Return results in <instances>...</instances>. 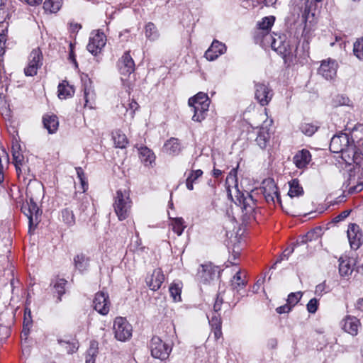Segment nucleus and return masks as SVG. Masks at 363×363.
<instances>
[{
    "instance_id": "obj_1",
    "label": "nucleus",
    "mask_w": 363,
    "mask_h": 363,
    "mask_svg": "<svg viewBox=\"0 0 363 363\" xmlns=\"http://www.w3.org/2000/svg\"><path fill=\"white\" fill-rule=\"evenodd\" d=\"M255 43L262 47H271L283 57L290 53V49L287 44L288 39L285 35H272L269 32L255 33Z\"/></svg>"
},
{
    "instance_id": "obj_2",
    "label": "nucleus",
    "mask_w": 363,
    "mask_h": 363,
    "mask_svg": "<svg viewBox=\"0 0 363 363\" xmlns=\"http://www.w3.org/2000/svg\"><path fill=\"white\" fill-rule=\"evenodd\" d=\"M113 207L119 220H124L130 216L132 201L128 191L120 189L116 191Z\"/></svg>"
},
{
    "instance_id": "obj_3",
    "label": "nucleus",
    "mask_w": 363,
    "mask_h": 363,
    "mask_svg": "<svg viewBox=\"0 0 363 363\" xmlns=\"http://www.w3.org/2000/svg\"><path fill=\"white\" fill-rule=\"evenodd\" d=\"M298 40L296 37H290L288 39L287 44L290 49V53L284 56L286 60L292 61L294 59L306 58L309 57V42L307 39H304L301 43V47L298 46Z\"/></svg>"
},
{
    "instance_id": "obj_4",
    "label": "nucleus",
    "mask_w": 363,
    "mask_h": 363,
    "mask_svg": "<svg viewBox=\"0 0 363 363\" xmlns=\"http://www.w3.org/2000/svg\"><path fill=\"white\" fill-rule=\"evenodd\" d=\"M113 330L117 340L125 342L131 337L133 328L125 318L116 317L113 321Z\"/></svg>"
},
{
    "instance_id": "obj_5",
    "label": "nucleus",
    "mask_w": 363,
    "mask_h": 363,
    "mask_svg": "<svg viewBox=\"0 0 363 363\" xmlns=\"http://www.w3.org/2000/svg\"><path fill=\"white\" fill-rule=\"evenodd\" d=\"M330 150L335 153L341 152L342 155L347 153L350 150L354 153L353 148L350 145L349 136L345 133H340L332 138L330 143Z\"/></svg>"
},
{
    "instance_id": "obj_6",
    "label": "nucleus",
    "mask_w": 363,
    "mask_h": 363,
    "mask_svg": "<svg viewBox=\"0 0 363 363\" xmlns=\"http://www.w3.org/2000/svg\"><path fill=\"white\" fill-rule=\"evenodd\" d=\"M150 347L152 356L161 360L167 359L172 350V348L157 336L152 338Z\"/></svg>"
},
{
    "instance_id": "obj_7",
    "label": "nucleus",
    "mask_w": 363,
    "mask_h": 363,
    "mask_svg": "<svg viewBox=\"0 0 363 363\" xmlns=\"http://www.w3.org/2000/svg\"><path fill=\"white\" fill-rule=\"evenodd\" d=\"M219 274L217 267L213 266L211 263L201 264L196 274L197 279L204 284L208 283L213 280Z\"/></svg>"
},
{
    "instance_id": "obj_8",
    "label": "nucleus",
    "mask_w": 363,
    "mask_h": 363,
    "mask_svg": "<svg viewBox=\"0 0 363 363\" xmlns=\"http://www.w3.org/2000/svg\"><path fill=\"white\" fill-rule=\"evenodd\" d=\"M22 209L28 218L29 230H30L32 225H36L38 223L41 211L33 199H30L29 201L23 206Z\"/></svg>"
},
{
    "instance_id": "obj_9",
    "label": "nucleus",
    "mask_w": 363,
    "mask_h": 363,
    "mask_svg": "<svg viewBox=\"0 0 363 363\" xmlns=\"http://www.w3.org/2000/svg\"><path fill=\"white\" fill-rule=\"evenodd\" d=\"M106 38L104 33L97 30L92 33L87 45V50L94 55L100 53L105 46Z\"/></svg>"
},
{
    "instance_id": "obj_10",
    "label": "nucleus",
    "mask_w": 363,
    "mask_h": 363,
    "mask_svg": "<svg viewBox=\"0 0 363 363\" xmlns=\"http://www.w3.org/2000/svg\"><path fill=\"white\" fill-rule=\"evenodd\" d=\"M255 96L262 106H266L272 100L273 91L268 84L257 82L255 84Z\"/></svg>"
},
{
    "instance_id": "obj_11",
    "label": "nucleus",
    "mask_w": 363,
    "mask_h": 363,
    "mask_svg": "<svg viewBox=\"0 0 363 363\" xmlns=\"http://www.w3.org/2000/svg\"><path fill=\"white\" fill-rule=\"evenodd\" d=\"M337 63L335 60L328 59L323 60L318 69V73L325 79H333L337 74Z\"/></svg>"
},
{
    "instance_id": "obj_12",
    "label": "nucleus",
    "mask_w": 363,
    "mask_h": 363,
    "mask_svg": "<svg viewBox=\"0 0 363 363\" xmlns=\"http://www.w3.org/2000/svg\"><path fill=\"white\" fill-rule=\"evenodd\" d=\"M118 69L121 75L128 77L135 70V62L130 55L129 52H126L121 57L118 62Z\"/></svg>"
},
{
    "instance_id": "obj_13",
    "label": "nucleus",
    "mask_w": 363,
    "mask_h": 363,
    "mask_svg": "<svg viewBox=\"0 0 363 363\" xmlns=\"http://www.w3.org/2000/svg\"><path fill=\"white\" fill-rule=\"evenodd\" d=\"M347 234L351 248L353 250H357L362 245V233L359 225L355 223L350 224Z\"/></svg>"
},
{
    "instance_id": "obj_14",
    "label": "nucleus",
    "mask_w": 363,
    "mask_h": 363,
    "mask_svg": "<svg viewBox=\"0 0 363 363\" xmlns=\"http://www.w3.org/2000/svg\"><path fill=\"white\" fill-rule=\"evenodd\" d=\"M12 156L13 164L16 167L18 176L21 174L25 173L27 170V165L26 164L25 158L20 152V145L16 144L12 147Z\"/></svg>"
},
{
    "instance_id": "obj_15",
    "label": "nucleus",
    "mask_w": 363,
    "mask_h": 363,
    "mask_svg": "<svg viewBox=\"0 0 363 363\" xmlns=\"http://www.w3.org/2000/svg\"><path fill=\"white\" fill-rule=\"evenodd\" d=\"M225 51V45L217 40H214L210 48L206 51L205 57L208 60L213 61L220 55L224 54Z\"/></svg>"
},
{
    "instance_id": "obj_16",
    "label": "nucleus",
    "mask_w": 363,
    "mask_h": 363,
    "mask_svg": "<svg viewBox=\"0 0 363 363\" xmlns=\"http://www.w3.org/2000/svg\"><path fill=\"white\" fill-rule=\"evenodd\" d=\"M94 308L101 315H106L109 311L108 295L104 292L97 293L94 299Z\"/></svg>"
},
{
    "instance_id": "obj_17",
    "label": "nucleus",
    "mask_w": 363,
    "mask_h": 363,
    "mask_svg": "<svg viewBox=\"0 0 363 363\" xmlns=\"http://www.w3.org/2000/svg\"><path fill=\"white\" fill-rule=\"evenodd\" d=\"M92 82L89 79L84 82V96L85 100V106L92 108L95 105L96 94L92 87Z\"/></svg>"
},
{
    "instance_id": "obj_18",
    "label": "nucleus",
    "mask_w": 363,
    "mask_h": 363,
    "mask_svg": "<svg viewBox=\"0 0 363 363\" xmlns=\"http://www.w3.org/2000/svg\"><path fill=\"white\" fill-rule=\"evenodd\" d=\"M164 281V275L160 269L153 271L150 277L147 279V284L151 290L157 291Z\"/></svg>"
},
{
    "instance_id": "obj_19",
    "label": "nucleus",
    "mask_w": 363,
    "mask_h": 363,
    "mask_svg": "<svg viewBox=\"0 0 363 363\" xmlns=\"http://www.w3.org/2000/svg\"><path fill=\"white\" fill-rule=\"evenodd\" d=\"M359 326V320L355 317L347 316L343 320V330L353 336L357 335Z\"/></svg>"
},
{
    "instance_id": "obj_20",
    "label": "nucleus",
    "mask_w": 363,
    "mask_h": 363,
    "mask_svg": "<svg viewBox=\"0 0 363 363\" xmlns=\"http://www.w3.org/2000/svg\"><path fill=\"white\" fill-rule=\"evenodd\" d=\"M311 155L308 150H302L296 153L294 157V162L299 168H303L310 162Z\"/></svg>"
},
{
    "instance_id": "obj_21",
    "label": "nucleus",
    "mask_w": 363,
    "mask_h": 363,
    "mask_svg": "<svg viewBox=\"0 0 363 363\" xmlns=\"http://www.w3.org/2000/svg\"><path fill=\"white\" fill-rule=\"evenodd\" d=\"M194 108V114L192 120L196 122H201L206 118L207 111H208L209 104L208 103L195 104L191 106Z\"/></svg>"
},
{
    "instance_id": "obj_22",
    "label": "nucleus",
    "mask_w": 363,
    "mask_h": 363,
    "mask_svg": "<svg viewBox=\"0 0 363 363\" xmlns=\"http://www.w3.org/2000/svg\"><path fill=\"white\" fill-rule=\"evenodd\" d=\"M181 150V145L178 139L174 138H171L164 145V151L169 155H178Z\"/></svg>"
},
{
    "instance_id": "obj_23",
    "label": "nucleus",
    "mask_w": 363,
    "mask_h": 363,
    "mask_svg": "<svg viewBox=\"0 0 363 363\" xmlns=\"http://www.w3.org/2000/svg\"><path fill=\"white\" fill-rule=\"evenodd\" d=\"M44 127L48 130L49 133H54L58 128V118L55 115H46L43 117Z\"/></svg>"
},
{
    "instance_id": "obj_24",
    "label": "nucleus",
    "mask_w": 363,
    "mask_h": 363,
    "mask_svg": "<svg viewBox=\"0 0 363 363\" xmlns=\"http://www.w3.org/2000/svg\"><path fill=\"white\" fill-rule=\"evenodd\" d=\"M140 158L145 166L152 165L155 157L153 152L147 147H142L139 149Z\"/></svg>"
},
{
    "instance_id": "obj_25",
    "label": "nucleus",
    "mask_w": 363,
    "mask_h": 363,
    "mask_svg": "<svg viewBox=\"0 0 363 363\" xmlns=\"http://www.w3.org/2000/svg\"><path fill=\"white\" fill-rule=\"evenodd\" d=\"M74 93V88L70 86L67 82L63 81L58 85V96L60 99H65L67 97H70Z\"/></svg>"
},
{
    "instance_id": "obj_26",
    "label": "nucleus",
    "mask_w": 363,
    "mask_h": 363,
    "mask_svg": "<svg viewBox=\"0 0 363 363\" xmlns=\"http://www.w3.org/2000/svg\"><path fill=\"white\" fill-rule=\"evenodd\" d=\"M203 175V171L201 169L191 170L186 179V188L192 191L194 189V184Z\"/></svg>"
},
{
    "instance_id": "obj_27",
    "label": "nucleus",
    "mask_w": 363,
    "mask_h": 363,
    "mask_svg": "<svg viewBox=\"0 0 363 363\" xmlns=\"http://www.w3.org/2000/svg\"><path fill=\"white\" fill-rule=\"evenodd\" d=\"M113 140L116 147L125 148L128 144L126 135L120 130L113 132Z\"/></svg>"
},
{
    "instance_id": "obj_28",
    "label": "nucleus",
    "mask_w": 363,
    "mask_h": 363,
    "mask_svg": "<svg viewBox=\"0 0 363 363\" xmlns=\"http://www.w3.org/2000/svg\"><path fill=\"white\" fill-rule=\"evenodd\" d=\"M289 191L288 195L293 198L294 196H299L303 194V189L300 185L298 179H295L289 182Z\"/></svg>"
},
{
    "instance_id": "obj_29",
    "label": "nucleus",
    "mask_w": 363,
    "mask_h": 363,
    "mask_svg": "<svg viewBox=\"0 0 363 363\" xmlns=\"http://www.w3.org/2000/svg\"><path fill=\"white\" fill-rule=\"evenodd\" d=\"M43 55L39 48L34 49L30 54L28 58V65H34L40 68L42 65Z\"/></svg>"
},
{
    "instance_id": "obj_30",
    "label": "nucleus",
    "mask_w": 363,
    "mask_h": 363,
    "mask_svg": "<svg viewBox=\"0 0 363 363\" xmlns=\"http://www.w3.org/2000/svg\"><path fill=\"white\" fill-rule=\"evenodd\" d=\"M145 33L146 38L151 41L157 40L160 36L157 27L152 22H149L145 25Z\"/></svg>"
},
{
    "instance_id": "obj_31",
    "label": "nucleus",
    "mask_w": 363,
    "mask_h": 363,
    "mask_svg": "<svg viewBox=\"0 0 363 363\" xmlns=\"http://www.w3.org/2000/svg\"><path fill=\"white\" fill-rule=\"evenodd\" d=\"M275 18L274 16H267L262 18V21L258 23V28L256 33L269 32L271 27L274 23Z\"/></svg>"
},
{
    "instance_id": "obj_32",
    "label": "nucleus",
    "mask_w": 363,
    "mask_h": 363,
    "mask_svg": "<svg viewBox=\"0 0 363 363\" xmlns=\"http://www.w3.org/2000/svg\"><path fill=\"white\" fill-rule=\"evenodd\" d=\"M98 354V342L91 341L90 342L89 348L86 352V362L85 363H95L96 357Z\"/></svg>"
},
{
    "instance_id": "obj_33",
    "label": "nucleus",
    "mask_w": 363,
    "mask_h": 363,
    "mask_svg": "<svg viewBox=\"0 0 363 363\" xmlns=\"http://www.w3.org/2000/svg\"><path fill=\"white\" fill-rule=\"evenodd\" d=\"M339 262V272L342 277H347L352 274L353 269L351 267L350 260L340 257Z\"/></svg>"
},
{
    "instance_id": "obj_34",
    "label": "nucleus",
    "mask_w": 363,
    "mask_h": 363,
    "mask_svg": "<svg viewBox=\"0 0 363 363\" xmlns=\"http://www.w3.org/2000/svg\"><path fill=\"white\" fill-rule=\"evenodd\" d=\"M264 194L266 200L269 201H274V199L276 198L279 203H281V199L279 196V193L278 191L277 187L274 184L269 186V192L266 189H264Z\"/></svg>"
},
{
    "instance_id": "obj_35",
    "label": "nucleus",
    "mask_w": 363,
    "mask_h": 363,
    "mask_svg": "<svg viewBox=\"0 0 363 363\" xmlns=\"http://www.w3.org/2000/svg\"><path fill=\"white\" fill-rule=\"evenodd\" d=\"M74 262L75 267L80 272L86 270L89 266V259L83 254L77 255L74 258Z\"/></svg>"
},
{
    "instance_id": "obj_36",
    "label": "nucleus",
    "mask_w": 363,
    "mask_h": 363,
    "mask_svg": "<svg viewBox=\"0 0 363 363\" xmlns=\"http://www.w3.org/2000/svg\"><path fill=\"white\" fill-rule=\"evenodd\" d=\"M208 103L210 104L208 96L203 92H199L194 97L189 99V105L194 106L195 104Z\"/></svg>"
},
{
    "instance_id": "obj_37",
    "label": "nucleus",
    "mask_w": 363,
    "mask_h": 363,
    "mask_svg": "<svg viewBox=\"0 0 363 363\" xmlns=\"http://www.w3.org/2000/svg\"><path fill=\"white\" fill-rule=\"evenodd\" d=\"M53 288L58 294V301H61V296L65 293L67 281L65 279H56L53 282Z\"/></svg>"
},
{
    "instance_id": "obj_38",
    "label": "nucleus",
    "mask_w": 363,
    "mask_h": 363,
    "mask_svg": "<svg viewBox=\"0 0 363 363\" xmlns=\"http://www.w3.org/2000/svg\"><path fill=\"white\" fill-rule=\"evenodd\" d=\"M269 140V135L267 131L261 130L259 132L255 142L260 147V148L264 149L267 147Z\"/></svg>"
},
{
    "instance_id": "obj_39",
    "label": "nucleus",
    "mask_w": 363,
    "mask_h": 363,
    "mask_svg": "<svg viewBox=\"0 0 363 363\" xmlns=\"http://www.w3.org/2000/svg\"><path fill=\"white\" fill-rule=\"evenodd\" d=\"M61 7V0H48L44 2L43 8L45 11L51 13H55Z\"/></svg>"
},
{
    "instance_id": "obj_40",
    "label": "nucleus",
    "mask_w": 363,
    "mask_h": 363,
    "mask_svg": "<svg viewBox=\"0 0 363 363\" xmlns=\"http://www.w3.org/2000/svg\"><path fill=\"white\" fill-rule=\"evenodd\" d=\"M62 220L69 225H73L75 223V218L74 213L69 208H65L62 211Z\"/></svg>"
},
{
    "instance_id": "obj_41",
    "label": "nucleus",
    "mask_w": 363,
    "mask_h": 363,
    "mask_svg": "<svg viewBox=\"0 0 363 363\" xmlns=\"http://www.w3.org/2000/svg\"><path fill=\"white\" fill-rule=\"evenodd\" d=\"M354 55L360 60H363V37L358 38L354 43Z\"/></svg>"
},
{
    "instance_id": "obj_42",
    "label": "nucleus",
    "mask_w": 363,
    "mask_h": 363,
    "mask_svg": "<svg viewBox=\"0 0 363 363\" xmlns=\"http://www.w3.org/2000/svg\"><path fill=\"white\" fill-rule=\"evenodd\" d=\"M172 229L178 235H181L186 228L184 225V220L182 218H177L172 220Z\"/></svg>"
},
{
    "instance_id": "obj_43",
    "label": "nucleus",
    "mask_w": 363,
    "mask_h": 363,
    "mask_svg": "<svg viewBox=\"0 0 363 363\" xmlns=\"http://www.w3.org/2000/svg\"><path fill=\"white\" fill-rule=\"evenodd\" d=\"M306 241L303 240L301 242H297L294 245V246L291 249H286L284 250L281 255V259H287L289 257V255L296 250L298 249L300 250L303 249H306L307 246L305 245Z\"/></svg>"
},
{
    "instance_id": "obj_44",
    "label": "nucleus",
    "mask_w": 363,
    "mask_h": 363,
    "mask_svg": "<svg viewBox=\"0 0 363 363\" xmlns=\"http://www.w3.org/2000/svg\"><path fill=\"white\" fill-rule=\"evenodd\" d=\"M182 288L179 284H172L169 286V293L174 301H181Z\"/></svg>"
},
{
    "instance_id": "obj_45",
    "label": "nucleus",
    "mask_w": 363,
    "mask_h": 363,
    "mask_svg": "<svg viewBox=\"0 0 363 363\" xmlns=\"http://www.w3.org/2000/svg\"><path fill=\"white\" fill-rule=\"evenodd\" d=\"M231 281L232 286L237 289L240 287L243 288L246 285V282L242 279L240 270L236 272Z\"/></svg>"
},
{
    "instance_id": "obj_46",
    "label": "nucleus",
    "mask_w": 363,
    "mask_h": 363,
    "mask_svg": "<svg viewBox=\"0 0 363 363\" xmlns=\"http://www.w3.org/2000/svg\"><path fill=\"white\" fill-rule=\"evenodd\" d=\"M300 128L301 132L307 136L313 135L318 130V127L316 125L311 123L302 124Z\"/></svg>"
},
{
    "instance_id": "obj_47",
    "label": "nucleus",
    "mask_w": 363,
    "mask_h": 363,
    "mask_svg": "<svg viewBox=\"0 0 363 363\" xmlns=\"http://www.w3.org/2000/svg\"><path fill=\"white\" fill-rule=\"evenodd\" d=\"M302 297V293L301 291L296 293H291L289 294L286 303L293 308L296 306Z\"/></svg>"
},
{
    "instance_id": "obj_48",
    "label": "nucleus",
    "mask_w": 363,
    "mask_h": 363,
    "mask_svg": "<svg viewBox=\"0 0 363 363\" xmlns=\"http://www.w3.org/2000/svg\"><path fill=\"white\" fill-rule=\"evenodd\" d=\"M6 0H0V23L4 22L9 17Z\"/></svg>"
},
{
    "instance_id": "obj_49",
    "label": "nucleus",
    "mask_w": 363,
    "mask_h": 363,
    "mask_svg": "<svg viewBox=\"0 0 363 363\" xmlns=\"http://www.w3.org/2000/svg\"><path fill=\"white\" fill-rule=\"evenodd\" d=\"M350 99L344 95H337L333 99V104L335 106H345L348 105Z\"/></svg>"
},
{
    "instance_id": "obj_50",
    "label": "nucleus",
    "mask_w": 363,
    "mask_h": 363,
    "mask_svg": "<svg viewBox=\"0 0 363 363\" xmlns=\"http://www.w3.org/2000/svg\"><path fill=\"white\" fill-rule=\"evenodd\" d=\"M209 323L212 328L221 327V319L220 315L215 312L213 313L212 316L209 318Z\"/></svg>"
},
{
    "instance_id": "obj_51",
    "label": "nucleus",
    "mask_w": 363,
    "mask_h": 363,
    "mask_svg": "<svg viewBox=\"0 0 363 363\" xmlns=\"http://www.w3.org/2000/svg\"><path fill=\"white\" fill-rule=\"evenodd\" d=\"M363 184V168L362 169L359 179H358V185L351 187L349 190L350 193L357 192L362 190V186Z\"/></svg>"
},
{
    "instance_id": "obj_52",
    "label": "nucleus",
    "mask_w": 363,
    "mask_h": 363,
    "mask_svg": "<svg viewBox=\"0 0 363 363\" xmlns=\"http://www.w3.org/2000/svg\"><path fill=\"white\" fill-rule=\"evenodd\" d=\"M307 310L311 313H314L318 309V300L316 298H312L309 301L307 304Z\"/></svg>"
},
{
    "instance_id": "obj_53",
    "label": "nucleus",
    "mask_w": 363,
    "mask_h": 363,
    "mask_svg": "<svg viewBox=\"0 0 363 363\" xmlns=\"http://www.w3.org/2000/svg\"><path fill=\"white\" fill-rule=\"evenodd\" d=\"M38 68L34 65H28L24 69V72L26 76H34L37 74Z\"/></svg>"
},
{
    "instance_id": "obj_54",
    "label": "nucleus",
    "mask_w": 363,
    "mask_h": 363,
    "mask_svg": "<svg viewBox=\"0 0 363 363\" xmlns=\"http://www.w3.org/2000/svg\"><path fill=\"white\" fill-rule=\"evenodd\" d=\"M31 312L30 309L26 308L24 313V320L23 325L26 326H30L31 324Z\"/></svg>"
},
{
    "instance_id": "obj_55",
    "label": "nucleus",
    "mask_w": 363,
    "mask_h": 363,
    "mask_svg": "<svg viewBox=\"0 0 363 363\" xmlns=\"http://www.w3.org/2000/svg\"><path fill=\"white\" fill-rule=\"evenodd\" d=\"M292 308L291 307L290 305H289L287 303L286 304H284V306H279V307H277L276 308V311L279 313V314H282V313H289L291 311Z\"/></svg>"
},
{
    "instance_id": "obj_56",
    "label": "nucleus",
    "mask_w": 363,
    "mask_h": 363,
    "mask_svg": "<svg viewBox=\"0 0 363 363\" xmlns=\"http://www.w3.org/2000/svg\"><path fill=\"white\" fill-rule=\"evenodd\" d=\"M223 302V298H221L219 295L217 296L216 299V302L213 306V310L215 313L218 312L221 308V305Z\"/></svg>"
},
{
    "instance_id": "obj_57",
    "label": "nucleus",
    "mask_w": 363,
    "mask_h": 363,
    "mask_svg": "<svg viewBox=\"0 0 363 363\" xmlns=\"http://www.w3.org/2000/svg\"><path fill=\"white\" fill-rule=\"evenodd\" d=\"M6 35L3 33L0 34V56L5 53Z\"/></svg>"
},
{
    "instance_id": "obj_58",
    "label": "nucleus",
    "mask_w": 363,
    "mask_h": 363,
    "mask_svg": "<svg viewBox=\"0 0 363 363\" xmlns=\"http://www.w3.org/2000/svg\"><path fill=\"white\" fill-rule=\"evenodd\" d=\"M351 211H344L341 213H340L337 216L334 218L335 222H339L343 220L346 218L350 213Z\"/></svg>"
},
{
    "instance_id": "obj_59",
    "label": "nucleus",
    "mask_w": 363,
    "mask_h": 363,
    "mask_svg": "<svg viewBox=\"0 0 363 363\" xmlns=\"http://www.w3.org/2000/svg\"><path fill=\"white\" fill-rule=\"evenodd\" d=\"M212 332L214 335V338L217 340L222 337L221 327L212 328Z\"/></svg>"
},
{
    "instance_id": "obj_60",
    "label": "nucleus",
    "mask_w": 363,
    "mask_h": 363,
    "mask_svg": "<svg viewBox=\"0 0 363 363\" xmlns=\"http://www.w3.org/2000/svg\"><path fill=\"white\" fill-rule=\"evenodd\" d=\"M69 47H70V52H69V59L75 65V66L77 67V60L75 59V56H74V51H73V45L71 43L69 45Z\"/></svg>"
},
{
    "instance_id": "obj_61",
    "label": "nucleus",
    "mask_w": 363,
    "mask_h": 363,
    "mask_svg": "<svg viewBox=\"0 0 363 363\" xmlns=\"http://www.w3.org/2000/svg\"><path fill=\"white\" fill-rule=\"evenodd\" d=\"M76 172H77V177L79 178V180H82V179H85V174H84V170L82 169V167H77L76 168Z\"/></svg>"
},
{
    "instance_id": "obj_62",
    "label": "nucleus",
    "mask_w": 363,
    "mask_h": 363,
    "mask_svg": "<svg viewBox=\"0 0 363 363\" xmlns=\"http://www.w3.org/2000/svg\"><path fill=\"white\" fill-rule=\"evenodd\" d=\"M263 282H264V279L258 280L256 282V284L253 286V291L257 293L258 291V290L259 289L260 286H262V284H263Z\"/></svg>"
},
{
    "instance_id": "obj_63",
    "label": "nucleus",
    "mask_w": 363,
    "mask_h": 363,
    "mask_svg": "<svg viewBox=\"0 0 363 363\" xmlns=\"http://www.w3.org/2000/svg\"><path fill=\"white\" fill-rule=\"evenodd\" d=\"M129 106L131 110H133V112H134L136 109L138 108V104L136 101H132L130 103H129Z\"/></svg>"
},
{
    "instance_id": "obj_64",
    "label": "nucleus",
    "mask_w": 363,
    "mask_h": 363,
    "mask_svg": "<svg viewBox=\"0 0 363 363\" xmlns=\"http://www.w3.org/2000/svg\"><path fill=\"white\" fill-rule=\"evenodd\" d=\"M357 308L359 311H363V298L359 299V300L357 301Z\"/></svg>"
}]
</instances>
